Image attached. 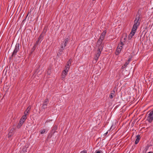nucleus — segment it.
I'll return each instance as SVG.
<instances>
[{"instance_id":"13","label":"nucleus","mask_w":153,"mask_h":153,"mask_svg":"<svg viewBox=\"0 0 153 153\" xmlns=\"http://www.w3.org/2000/svg\"><path fill=\"white\" fill-rule=\"evenodd\" d=\"M115 92L114 91H112L109 95V97L110 99H112L115 96Z\"/></svg>"},{"instance_id":"21","label":"nucleus","mask_w":153,"mask_h":153,"mask_svg":"<svg viewBox=\"0 0 153 153\" xmlns=\"http://www.w3.org/2000/svg\"><path fill=\"white\" fill-rule=\"evenodd\" d=\"M106 33V30H105L103 31V32L102 33L101 35L103 36H105Z\"/></svg>"},{"instance_id":"12","label":"nucleus","mask_w":153,"mask_h":153,"mask_svg":"<svg viewBox=\"0 0 153 153\" xmlns=\"http://www.w3.org/2000/svg\"><path fill=\"white\" fill-rule=\"evenodd\" d=\"M57 126L56 125H55L53 128L51 132L53 134H54L55 132L56 131V130H57Z\"/></svg>"},{"instance_id":"8","label":"nucleus","mask_w":153,"mask_h":153,"mask_svg":"<svg viewBox=\"0 0 153 153\" xmlns=\"http://www.w3.org/2000/svg\"><path fill=\"white\" fill-rule=\"evenodd\" d=\"M103 41L99 39L97 41V46L98 48H100V49H102V46L101 44Z\"/></svg>"},{"instance_id":"6","label":"nucleus","mask_w":153,"mask_h":153,"mask_svg":"<svg viewBox=\"0 0 153 153\" xmlns=\"http://www.w3.org/2000/svg\"><path fill=\"white\" fill-rule=\"evenodd\" d=\"M49 101V100L48 99H46L44 101L43 104H42V107L43 108H47V106L48 104Z\"/></svg>"},{"instance_id":"19","label":"nucleus","mask_w":153,"mask_h":153,"mask_svg":"<svg viewBox=\"0 0 153 153\" xmlns=\"http://www.w3.org/2000/svg\"><path fill=\"white\" fill-rule=\"evenodd\" d=\"M61 46V48H65V42H64V40L62 42Z\"/></svg>"},{"instance_id":"15","label":"nucleus","mask_w":153,"mask_h":153,"mask_svg":"<svg viewBox=\"0 0 153 153\" xmlns=\"http://www.w3.org/2000/svg\"><path fill=\"white\" fill-rule=\"evenodd\" d=\"M69 40V39L68 38H66L64 40V42H65V46H66L67 44L68 43Z\"/></svg>"},{"instance_id":"28","label":"nucleus","mask_w":153,"mask_h":153,"mask_svg":"<svg viewBox=\"0 0 153 153\" xmlns=\"http://www.w3.org/2000/svg\"><path fill=\"white\" fill-rule=\"evenodd\" d=\"M129 64V62H126L125 64H124V66L125 67H126L127 65Z\"/></svg>"},{"instance_id":"27","label":"nucleus","mask_w":153,"mask_h":153,"mask_svg":"<svg viewBox=\"0 0 153 153\" xmlns=\"http://www.w3.org/2000/svg\"><path fill=\"white\" fill-rule=\"evenodd\" d=\"M41 41H39V40H37V41H36V43H35V44H36V45H38L39 43H41Z\"/></svg>"},{"instance_id":"3","label":"nucleus","mask_w":153,"mask_h":153,"mask_svg":"<svg viewBox=\"0 0 153 153\" xmlns=\"http://www.w3.org/2000/svg\"><path fill=\"white\" fill-rule=\"evenodd\" d=\"M19 43L17 42L16 44L14 49L12 53L11 56L10 57V59H11V58L15 56L16 55V54L17 52L19 50Z\"/></svg>"},{"instance_id":"31","label":"nucleus","mask_w":153,"mask_h":153,"mask_svg":"<svg viewBox=\"0 0 153 153\" xmlns=\"http://www.w3.org/2000/svg\"><path fill=\"white\" fill-rule=\"evenodd\" d=\"M126 67H125V66L124 65H123L122 66V68H125Z\"/></svg>"},{"instance_id":"33","label":"nucleus","mask_w":153,"mask_h":153,"mask_svg":"<svg viewBox=\"0 0 153 153\" xmlns=\"http://www.w3.org/2000/svg\"><path fill=\"white\" fill-rule=\"evenodd\" d=\"M96 153H100V151H97Z\"/></svg>"},{"instance_id":"16","label":"nucleus","mask_w":153,"mask_h":153,"mask_svg":"<svg viewBox=\"0 0 153 153\" xmlns=\"http://www.w3.org/2000/svg\"><path fill=\"white\" fill-rule=\"evenodd\" d=\"M26 116L25 115H23L22 117L20 120L24 122L25 121V120L26 119Z\"/></svg>"},{"instance_id":"17","label":"nucleus","mask_w":153,"mask_h":153,"mask_svg":"<svg viewBox=\"0 0 153 153\" xmlns=\"http://www.w3.org/2000/svg\"><path fill=\"white\" fill-rule=\"evenodd\" d=\"M24 123V122L20 120L19 123L18 125V127H19V128Z\"/></svg>"},{"instance_id":"1","label":"nucleus","mask_w":153,"mask_h":153,"mask_svg":"<svg viewBox=\"0 0 153 153\" xmlns=\"http://www.w3.org/2000/svg\"><path fill=\"white\" fill-rule=\"evenodd\" d=\"M140 17L137 16L134 21V24L133 25L131 31L128 36V39H131L134 35L136 33V30L140 25Z\"/></svg>"},{"instance_id":"34","label":"nucleus","mask_w":153,"mask_h":153,"mask_svg":"<svg viewBox=\"0 0 153 153\" xmlns=\"http://www.w3.org/2000/svg\"><path fill=\"white\" fill-rule=\"evenodd\" d=\"M108 133V131H107L106 133H105V134H104V135H106Z\"/></svg>"},{"instance_id":"5","label":"nucleus","mask_w":153,"mask_h":153,"mask_svg":"<svg viewBox=\"0 0 153 153\" xmlns=\"http://www.w3.org/2000/svg\"><path fill=\"white\" fill-rule=\"evenodd\" d=\"M102 49H100V48H98V49L97 51V53L96 54L94 58L95 60L96 61L98 59L101 53V51H102Z\"/></svg>"},{"instance_id":"10","label":"nucleus","mask_w":153,"mask_h":153,"mask_svg":"<svg viewBox=\"0 0 153 153\" xmlns=\"http://www.w3.org/2000/svg\"><path fill=\"white\" fill-rule=\"evenodd\" d=\"M65 71H62L61 77L62 80H63L64 79L68 73L66 72H65Z\"/></svg>"},{"instance_id":"32","label":"nucleus","mask_w":153,"mask_h":153,"mask_svg":"<svg viewBox=\"0 0 153 153\" xmlns=\"http://www.w3.org/2000/svg\"><path fill=\"white\" fill-rule=\"evenodd\" d=\"M28 14H27V15L26 16V18H25V20H23V21H24V20H25L26 19V18H27V16H28Z\"/></svg>"},{"instance_id":"35","label":"nucleus","mask_w":153,"mask_h":153,"mask_svg":"<svg viewBox=\"0 0 153 153\" xmlns=\"http://www.w3.org/2000/svg\"><path fill=\"white\" fill-rule=\"evenodd\" d=\"M131 59H129L128 60V61L129 62L131 60Z\"/></svg>"},{"instance_id":"20","label":"nucleus","mask_w":153,"mask_h":153,"mask_svg":"<svg viewBox=\"0 0 153 153\" xmlns=\"http://www.w3.org/2000/svg\"><path fill=\"white\" fill-rule=\"evenodd\" d=\"M46 131V129H43V130H41L40 131V134H42L44 133H45Z\"/></svg>"},{"instance_id":"11","label":"nucleus","mask_w":153,"mask_h":153,"mask_svg":"<svg viewBox=\"0 0 153 153\" xmlns=\"http://www.w3.org/2000/svg\"><path fill=\"white\" fill-rule=\"evenodd\" d=\"M140 135H138L136 136V139L135 142V144H137L139 142V140L140 139Z\"/></svg>"},{"instance_id":"38","label":"nucleus","mask_w":153,"mask_h":153,"mask_svg":"<svg viewBox=\"0 0 153 153\" xmlns=\"http://www.w3.org/2000/svg\"><path fill=\"white\" fill-rule=\"evenodd\" d=\"M95 0H92V1H95Z\"/></svg>"},{"instance_id":"7","label":"nucleus","mask_w":153,"mask_h":153,"mask_svg":"<svg viewBox=\"0 0 153 153\" xmlns=\"http://www.w3.org/2000/svg\"><path fill=\"white\" fill-rule=\"evenodd\" d=\"M14 130V128H12L10 129L8 134V137H10L13 135Z\"/></svg>"},{"instance_id":"22","label":"nucleus","mask_w":153,"mask_h":153,"mask_svg":"<svg viewBox=\"0 0 153 153\" xmlns=\"http://www.w3.org/2000/svg\"><path fill=\"white\" fill-rule=\"evenodd\" d=\"M43 37V36H42V34H41L39 36V38L38 39V40L39 41H42V38Z\"/></svg>"},{"instance_id":"24","label":"nucleus","mask_w":153,"mask_h":153,"mask_svg":"<svg viewBox=\"0 0 153 153\" xmlns=\"http://www.w3.org/2000/svg\"><path fill=\"white\" fill-rule=\"evenodd\" d=\"M105 36H102L100 35V37L99 39H100V40H101L103 41V40H104V38H105Z\"/></svg>"},{"instance_id":"29","label":"nucleus","mask_w":153,"mask_h":153,"mask_svg":"<svg viewBox=\"0 0 153 153\" xmlns=\"http://www.w3.org/2000/svg\"><path fill=\"white\" fill-rule=\"evenodd\" d=\"M36 45H37L35 44L33 48V50H34L36 47Z\"/></svg>"},{"instance_id":"37","label":"nucleus","mask_w":153,"mask_h":153,"mask_svg":"<svg viewBox=\"0 0 153 153\" xmlns=\"http://www.w3.org/2000/svg\"><path fill=\"white\" fill-rule=\"evenodd\" d=\"M52 136V135H51L50 136V138H51Z\"/></svg>"},{"instance_id":"9","label":"nucleus","mask_w":153,"mask_h":153,"mask_svg":"<svg viewBox=\"0 0 153 153\" xmlns=\"http://www.w3.org/2000/svg\"><path fill=\"white\" fill-rule=\"evenodd\" d=\"M64 48H61H61H60L58 50V53H57V56H60L61 54H62L63 51L64 50Z\"/></svg>"},{"instance_id":"2","label":"nucleus","mask_w":153,"mask_h":153,"mask_svg":"<svg viewBox=\"0 0 153 153\" xmlns=\"http://www.w3.org/2000/svg\"><path fill=\"white\" fill-rule=\"evenodd\" d=\"M146 120L149 123H152L153 120V110L149 111L147 114Z\"/></svg>"},{"instance_id":"18","label":"nucleus","mask_w":153,"mask_h":153,"mask_svg":"<svg viewBox=\"0 0 153 153\" xmlns=\"http://www.w3.org/2000/svg\"><path fill=\"white\" fill-rule=\"evenodd\" d=\"M72 61V59H69L68 61L67 62V65L70 66L71 64V62Z\"/></svg>"},{"instance_id":"26","label":"nucleus","mask_w":153,"mask_h":153,"mask_svg":"<svg viewBox=\"0 0 153 153\" xmlns=\"http://www.w3.org/2000/svg\"><path fill=\"white\" fill-rule=\"evenodd\" d=\"M80 153H87V151L86 150H83L81 151Z\"/></svg>"},{"instance_id":"25","label":"nucleus","mask_w":153,"mask_h":153,"mask_svg":"<svg viewBox=\"0 0 153 153\" xmlns=\"http://www.w3.org/2000/svg\"><path fill=\"white\" fill-rule=\"evenodd\" d=\"M28 112L27 111H25L24 112V115H25L26 116L28 114Z\"/></svg>"},{"instance_id":"4","label":"nucleus","mask_w":153,"mask_h":153,"mask_svg":"<svg viewBox=\"0 0 153 153\" xmlns=\"http://www.w3.org/2000/svg\"><path fill=\"white\" fill-rule=\"evenodd\" d=\"M123 42L121 41V42L120 44H119L118 45V46L117 47L116 49V51L115 53L116 55H118L120 52L121 49L123 48Z\"/></svg>"},{"instance_id":"23","label":"nucleus","mask_w":153,"mask_h":153,"mask_svg":"<svg viewBox=\"0 0 153 153\" xmlns=\"http://www.w3.org/2000/svg\"><path fill=\"white\" fill-rule=\"evenodd\" d=\"M31 109V107L30 106H29L27 108L26 110H25L26 111H27L29 112L30 111Z\"/></svg>"},{"instance_id":"14","label":"nucleus","mask_w":153,"mask_h":153,"mask_svg":"<svg viewBox=\"0 0 153 153\" xmlns=\"http://www.w3.org/2000/svg\"><path fill=\"white\" fill-rule=\"evenodd\" d=\"M70 66L66 65L65 66V69L63 71H65V72L68 73L69 69Z\"/></svg>"},{"instance_id":"30","label":"nucleus","mask_w":153,"mask_h":153,"mask_svg":"<svg viewBox=\"0 0 153 153\" xmlns=\"http://www.w3.org/2000/svg\"><path fill=\"white\" fill-rule=\"evenodd\" d=\"M46 30H45V29H44L42 32V33H44V34H45L46 33Z\"/></svg>"},{"instance_id":"36","label":"nucleus","mask_w":153,"mask_h":153,"mask_svg":"<svg viewBox=\"0 0 153 153\" xmlns=\"http://www.w3.org/2000/svg\"><path fill=\"white\" fill-rule=\"evenodd\" d=\"M148 153H153L152 152H148Z\"/></svg>"}]
</instances>
